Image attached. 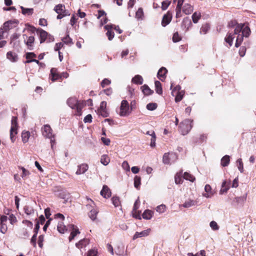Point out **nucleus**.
Wrapping results in <instances>:
<instances>
[{
	"mask_svg": "<svg viewBox=\"0 0 256 256\" xmlns=\"http://www.w3.org/2000/svg\"><path fill=\"white\" fill-rule=\"evenodd\" d=\"M236 34H235L234 32L233 34L232 32H228L226 36L225 37V38H224L225 42H227L228 44L230 45V46L232 45L233 40L234 39V36ZM236 34L238 35V36L236 38L235 46H236V47L238 48L242 42L243 40H244V36L240 33H238V34Z\"/></svg>",
	"mask_w": 256,
	"mask_h": 256,
	"instance_id": "f257e3e1",
	"label": "nucleus"
},
{
	"mask_svg": "<svg viewBox=\"0 0 256 256\" xmlns=\"http://www.w3.org/2000/svg\"><path fill=\"white\" fill-rule=\"evenodd\" d=\"M192 120L186 119L180 124V132L182 135L188 134L192 127Z\"/></svg>",
	"mask_w": 256,
	"mask_h": 256,
	"instance_id": "f03ea898",
	"label": "nucleus"
},
{
	"mask_svg": "<svg viewBox=\"0 0 256 256\" xmlns=\"http://www.w3.org/2000/svg\"><path fill=\"white\" fill-rule=\"evenodd\" d=\"M132 108L131 106V110L130 108L129 104L127 100H122L121 102L119 115L120 116H127L131 113Z\"/></svg>",
	"mask_w": 256,
	"mask_h": 256,
	"instance_id": "7ed1b4c3",
	"label": "nucleus"
},
{
	"mask_svg": "<svg viewBox=\"0 0 256 256\" xmlns=\"http://www.w3.org/2000/svg\"><path fill=\"white\" fill-rule=\"evenodd\" d=\"M241 32L245 37H248L250 34V28L248 26H245L244 24H238L234 29V34H238Z\"/></svg>",
	"mask_w": 256,
	"mask_h": 256,
	"instance_id": "20e7f679",
	"label": "nucleus"
},
{
	"mask_svg": "<svg viewBox=\"0 0 256 256\" xmlns=\"http://www.w3.org/2000/svg\"><path fill=\"white\" fill-rule=\"evenodd\" d=\"M37 32L39 35L40 42L41 44L44 42L46 40H47L48 42L54 40V37L50 35H48L46 31L40 28L37 30Z\"/></svg>",
	"mask_w": 256,
	"mask_h": 256,
	"instance_id": "39448f33",
	"label": "nucleus"
},
{
	"mask_svg": "<svg viewBox=\"0 0 256 256\" xmlns=\"http://www.w3.org/2000/svg\"><path fill=\"white\" fill-rule=\"evenodd\" d=\"M178 156L176 153H165L163 156L162 161L164 164H170L176 161Z\"/></svg>",
	"mask_w": 256,
	"mask_h": 256,
	"instance_id": "423d86ee",
	"label": "nucleus"
},
{
	"mask_svg": "<svg viewBox=\"0 0 256 256\" xmlns=\"http://www.w3.org/2000/svg\"><path fill=\"white\" fill-rule=\"evenodd\" d=\"M11 128L10 130V138L12 142H14V134H17V118L16 116H12L11 120Z\"/></svg>",
	"mask_w": 256,
	"mask_h": 256,
	"instance_id": "0eeeda50",
	"label": "nucleus"
},
{
	"mask_svg": "<svg viewBox=\"0 0 256 256\" xmlns=\"http://www.w3.org/2000/svg\"><path fill=\"white\" fill-rule=\"evenodd\" d=\"M68 228L72 230L68 238L70 242L72 241V240H73L78 234H80V232L78 229L76 228L74 224H69L68 226Z\"/></svg>",
	"mask_w": 256,
	"mask_h": 256,
	"instance_id": "6e6552de",
	"label": "nucleus"
},
{
	"mask_svg": "<svg viewBox=\"0 0 256 256\" xmlns=\"http://www.w3.org/2000/svg\"><path fill=\"white\" fill-rule=\"evenodd\" d=\"M18 24L17 20H8L4 23L3 28L5 31H8V30L16 28Z\"/></svg>",
	"mask_w": 256,
	"mask_h": 256,
	"instance_id": "1a4fd4ad",
	"label": "nucleus"
},
{
	"mask_svg": "<svg viewBox=\"0 0 256 256\" xmlns=\"http://www.w3.org/2000/svg\"><path fill=\"white\" fill-rule=\"evenodd\" d=\"M8 220V217L6 216H0V231L2 234H5L8 228L6 224V222Z\"/></svg>",
	"mask_w": 256,
	"mask_h": 256,
	"instance_id": "9d476101",
	"label": "nucleus"
},
{
	"mask_svg": "<svg viewBox=\"0 0 256 256\" xmlns=\"http://www.w3.org/2000/svg\"><path fill=\"white\" fill-rule=\"evenodd\" d=\"M42 135L46 138H52L54 134L52 133V129L50 126L46 124L44 125L42 128Z\"/></svg>",
	"mask_w": 256,
	"mask_h": 256,
	"instance_id": "9b49d317",
	"label": "nucleus"
},
{
	"mask_svg": "<svg viewBox=\"0 0 256 256\" xmlns=\"http://www.w3.org/2000/svg\"><path fill=\"white\" fill-rule=\"evenodd\" d=\"M172 18V13L170 11L168 12L166 14H165L162 18V25L163 26H166V25L169 24V23L171 22Z\"/></svg>",
	"mask_w": 256,
	"mask_h": 256,
	"instance_id": "f8f14e48",
	"label": "nucleus"
},
{
	"mask_svg": "<svg viewBox=\"0 0 256 256\" xmlns=\"http://www.w3.org/2000/svg\"><path fill=\"white\" fill-rule=\"evenodd\" d=\"M112 28L113 25L112 24H107L104 26V28L107 30L106 35L110 40H111L114 36V32L112 30Z\"/></svg>",
	"mask_w": 256,
	"mask_h": 256,
	"instance_id": "ddd939ff",
	"label": "nucleus"
},
{
	"mask_svg": "<svg viewBox=\"0 0 256 256\" xmlns=\"http://www.w3.org/2000/svg\"><path fill=\"white\" fill-rule=\"evenodd\" d=\"M50 78L52 82L60 78V74H58L57 68H53L50 70Z\"/></svg>",
	"mask_w": 256,
	"mask_h": 256,
	"instance_id": "4468645a",
	"label": "nucleus"
},
{
	"mask_svg": "<svg viewBox=\"0 0 256 256\" xmlns=\"http://www.w3.org/2000/svg\"><path fill=\"white\" fill-rule=\"evenodd\" d=\"M100 194L106 198H108L111 196V191L107 186L104 185L103 186L102 189L100 191Z\"/></svg>",
	"mask_w": 256,
	"mask_h": 256,
	"instance_id": "2eb2a0df",
	"label": "nucleus"
},
{
	"mask_svg": "<svg viewBox=\"0 0 256 256\" xmlns=\"http://www.w3.org/2000/svg\"><path fill=\"white\" fill-rule=\"evenodd\" d=\"M150 231V229L148 228L141 232H136L133 236V239L136 240L138 238L146 236L149 234Z\"/></svg>",
	"mask_w": 256,
	"mask_h": 256,
	"instance_id": "dca6fc26",
	"label": "nucleus"
},
{
	"mask_svg": "<svg viewBox=\"0 0 256 256\" xmlns=\"http://www.w3.org/2000/svg\"><path fill=\"white\" fill-rule=\"evenodd\" d=\"M88 166L87 164H82L78 166V170L76 172L77 175L84 174L88 170Z\"/></svg>",
	"mask_w": 256,
	"mask_h": 256,
	"instance_id": "f3484780",
	"label": "nucleus"
},
{
	"mask_svg": "<svg viewBox=\"0 0 256 256\" xmlns=\"http://www.w3.org/2000/svg\"><path fill=\"white\" fill-rule=\"evenodd\" d=\"M146 134L152 136L150 139V146L152 148H154L156 146V135L154 130L147 131L146 133Z\"/></svg>",
	"mask_w": 256,
	"mask_h": 256,
	"instance_id": "a211bd4d",
	"label": "nucleus"
},
{
	"mask_svg": "<svg viewBox=\"0 0 256 256\" xmlns=\"http://www.w3.org/2000/svg\"><path fill=\"white\" fill-rule=\"evenodd\" d=\"M167 70L164 68H161L158 71L157 76L160 80L163 81L166 78V74L167 73Z\"/></svg>",
	"mask_w": 256,
	"mask_h": 256,
	"instance_id": "6ab92c4d",
	"label": "nucleus"
},
{
	"mask_svg": "<svg viewBox=\"0 0 256 256\" xmlns=\"http://www.w3.org/2000/svg\"><path fill=\"white\" fill-rule=\"evenodd\" d=\"M80 103L75 98H70L67 100V104L72 109H75L76 105Z\"/></svg>",
	"mask_w": 256,
	"mask_h": 256,
	"instance_id": "aec40b11",
	"label": "nucleus"
},
{
	"mask_svg": "<svg viewBox=\"0 0 256 256\" xmlns=\"http://www.w3.org/2000/svg\"><path fill=\"white\" fill-rule=\"evenodd\" d=\"M205 194H203V196L206 198H210L213 194L212 191V188L210 185L206 184L204 186Z\"/></svg>",
	"mask_w": 256,
	"mask_h": 256,
	"instance_id": "412c9836",
	"label": "nucleus"
},
{
	"mask_svg": "<svg viewBox=\"0 0 256 256\" xmlns=\"http://www.w3.org/2000/svg\"><path fill=\"white\" fill-rule=\"evenodd\" d=\"M34 41V38L33 36H30L28 38V40L26 41L24 40V42L28 46V48L31 50H33V44Z\"/></svg>",
	"mask_w": 256,
	"mask_h": 256,
	"instance_id": "4be33fe9",
	"label": "nucleus"
},
{
	"mask_svg": "<svg viewBox=\"0 0 256 256\" xmlns=\"http://www.w3.org/2000/svg\"><path fill=\"white\" fill-rule=\"evenodd\" d=\"M193 6L188 4H186L182 8V11L186 14H190L193 12Z\"/></svg>",
	"mask_w": 256,
	"mask_h": 256,
	"instance_id": "5701e85b",
	"label": "nucleus"
},
{
	"mask_svg": "<svg viewBox=\"0 0 256 256\" xmlns=\"http://www.w3.org/2000/svg\"><path fill=\"white\" fill-rule=\"evenodd\" d=\"M6 58L10 60L12 62H16L18 60V57L17 54L14 53L12 52H8L6 54Z\"/></svg>",
	"mask_w": 256,
	"mask_h": 256,
	"instance_id": "b1692460",
	"label": "nucleus"
},
{
	"mask_svg": "<svg viewBox=\"0 0 256 256\" xmlns=\"http://www.w3.org/2000/svg\"><path fill=\"white\" fill-rule=\"evenodd\" d=\"M196 204V202L194 200L188 199L186 200L182 204V206L185 208H189Z\"/></svg>",
	"mask_w": 256,
	"mask_h": 256,
	"instance_id": "393cba45",
	"label": "nucleus"
},
{
	"mask_svg": "<svg viewBox=\"0 0 256 256\" xmlns=\"http://www.w3.org/2000/svg\"><path fill=\"white\" fill-rule=\"evenodd\" d=\"M22 9V13L24 15L30 16L34 12V9L32 8H25L22 6H20Z\"/></svg>",
	"mask_w": 256,
	"mask_h": 256,
	"instance_id": "a878e982",
	"label": "nucleus"
},
{
	"mask_svg": "<svg viewBox=\"0 0 256 256\" xmlns=\"http://www.w3.org/2000/svg\"><path fill=\"white\" fill-rule=\"evenodd\" d=\"M230 162V156L228 155H226L221 159V165L222 166H228Z\"/></svg>",
	"mask_w": 256,
	"mask_h": 256,
	"instance_id": "bb28decb",
	"label": "nucleus"
},
{
	"mask_svg": "<svg viewBox=\"0 0 256 256\" xmlns=\"http://www.w3.org/2000/svg\"><path fill=\"white\" fill-rule=\"evenodd\" d=\"M89 244V240L88 239H83L80 240L76 244V246L78 248H81L83 246H86Z\"/></svg>",
	"mask_w": 256,
	"mask_h": 256,
	"instance_id": "cd10ccee",
	"label": "nucleus"
},
{
	"mask_svg": "<svg viewBox=\"0 0 256 256\" xmlns=\"http://www.w3.org/2000/svg\"><path fill=\"white\" fill-rule=\"evenodd\" d=\"M58 230L61 234H64L67 230L66 226L64 224L62 221L59 222L57 226Z\"/></svg>",
	"mask_w": 256,
	"mask_h": 256,
	"instance_id": "c85d7f7f",
	"label": "nucleus"
},
{
	"mask_svg": "<svg viewBox=\"0 0 256 256\" xmlns=\"http://www.w3.org/2000/svg\"><path fill=\"white\" fill-rule=\"evenodd\" d=\"M210 29V26L208 24H204L200 30V34H206Z\"/></svg>",
	"mask_w": 256,
	"mask_h": 256,
	"instance_id": "c756f323",
	"label": "nucleus"
},
{
	"mask_svg": "<svg viewBox=\"0 0 256 256\" xmlns=\"http://www.w3.org/2000/svg\"><path fill=\"white\" fill-rule=\"evenodd\" d=\"M132 82L137 84H142L143 82V78L140 75H136L132 79Z\"/></svg>",
	"mask_w": 256,
	"mask_h": 256,
	"instance_id": "7c9ffc66",
	"label": "nucleus"
},
{
	"mask_svg": "<svg viewBox=\"0 0 256 256\" xmlns=\"http://www.w3.org/2000/svg\"><path fill=\"white\" fill-rule=\"evenodd\" d=\"M184 92L181 90L180 92H176V94H174L175 102H180L183 98L184 96Z\"/></svg>",
	"mask_w": 256,
	"mask_h": 256,
	"instance_id": "2f4dec72",
	"label": "nucleus"
},
{
	"mask_svg": "<svg viewBox=\"0 0 256 256\" xmlns=\"http://www.w3.org/2000/svg\"><path fill=\"white\" fill-rule=\"evenodd\" d=\"M110 162V159L106 154H104L101 156L100 162L104 166H107Z\"/></svg>",
	"mask_w": 256,
	"mask_h": 256,
	"instance_id": "473e14b6",
	"label": "nucleus"
},
{
	"mask_svg": "<svg viewBox=\"0 0 256 256\" xmlns=\"http://www.w3.org/2000/svg\"><path fill=\"white\" fill-rule=\"evenodd\" d=\"M65 9V6L62 4H58L56 5L54 8V10L57 13V14H62Z\"/></svg>",
	"mask_w": 256,
	"mask_h": 256,
	"instance_id": "72a5a7b5",
	"label": "nucleus"
},
{
	"mask_svg": "<svg viewBox=\"0 0 256 256\" xmlns=\"http://www.w3.org/2000/svg\"><path fill=\"white\" fill-rule=\"evenodd\" d=\"M142 218L146 220H150L152 216V212L148 210H146L142 214Z\"/></svg>",
	"mask_w": 256,
	"mask_h": 256,
	"instance_id": "f704fd0d",
	"label": "nucleus"
},
{
	"mask_svg": "<svg viewBox=\"0 0 256 256\" xmlns=\"http://www.w3.org/2000/svg\"><path fill=\"white\" fill-rule=\"evenodd\" d=\"M154 84L156 87L155 90L156 93H158L159 94H162V88L161 83L159 81L156 80Z\"/></svg>",
	"mask_w": 256,
	"mask_h": 256,
	"instance_id": "c9c22d12",
	"label": "nucleus"
},
{
	"mask_svg": "<svg viewBox=\"0 0 256 256\" xmlns=\"http://www.w3.org/2000/svg\"><path fill=\"white\" fill-rule=\"evenodd\" d=\"M182 174V170L176 174L174 177V181L176 184H180L182 182V180L181 177Z\"/></svg>",
	"mask_w": 256,
	"mask_h": 256,
	"instance_id": "e433bc0d",
	"label": "nucleus"
},
{
	"mask_svg": "<svg viewBox=\"0 0 256 256\" xmlns=\"http://www.w3.org/2000/svg\"><path fill=\"white\" fill-rule=\"evenodd\" d=\"M182 23L184 26V27L186 28V30H188V29L192 26V23L190 20L188 18L184 19Z\"/></svg>",
	"mask_w": 256,
	"mask_h": 256,
	"instance_id": "4c0bfd02",
	"label": "nucleus"
},
{
	"mask_svg": "<svg viewBox=\"0 0 256 256\" xmlns=\"http://www.w3.org/2000/svg\"><path fill=\"white\" fill-rule=\"evenodd\" d=\"M30 136V132H23L22 134V140L24 143L28 142Z\"/></svg>",
	"mask_w": 256,
	"mask_h": 256,
	"instance_id": "58836bf2",
	"label": "nucleus"
},
{
	"mask_svg": "<svg viewBox=\"0 0 256 256\" xmlns=\"http://www.w3.org/2000/svg\"><path fill=\"white\" fill-rule=\"evenodd\" d=\"M141 184V178L138 176H135L134 178V187L138 189H140V186Z\"/></svg>",
	"mask_w": 256,
	"mask_h": 256,
	"instance_id": "ea45409f",
	"label": "nucleus"
},
{
	"mask_svg": "<svg viewBox=\"0 0 256 256\" xmlns=\"http://www.w3.org/2000/svg\"><path fill=\"white\" fill-rule=\"evenodd\" d=\"M183 178L192 182H194L195 180V178L192 174L188 172H185L184 174Z\"/></svg>",
	"mask_w": 256,
	"mask_h": 256,
	"instance_id": "a19ab883",
	"label": "nucleus"
},
{
	"mask_svg": "<svg viewBox=\"0 0 256 256\" xmlns=\"http://www.w3.org/2000/svg\"><path fill=\"white\" fill-rule=\"evenodd\" d=\"M63 42L66 44L72 45L73 44L72 39L70 37L69 34H68L65 37L62 39Z\"/></svg>",
	"mask_w": 256,
	"mask_h": 256,
	"instance_id": "79ce46f5",
	"label": "nucleus"
},
{
	"mask_svg": "<svg viewBox=\"0 0 256 256\" xmlns=\"http://www.w3.org/2000/svg\"><path fill=\"white\" fill-rule=\"evenodd\" d=\"M201 14L200 12H195L192 15V22L196 24L198 22L199 19L200 18Z\"/></svg>",
	"mask_w": 256,
	"mask_h": 256,
	"instance_id": "37998d69",
	"label": "nucleus"
},
{
	"mask_svg": "<svg viewBox=\"0 0 256 256\" xmlns=\"http://www.w3.org/2000/svg\"><path fill=\"white\" fill-rule=\"evenodd\" d=\"M98 211L96 209H92L89 214L90 218L94 220L96 219Z\"/></svg>",
	"mask_w": 256,
	"mask_h": 256,
	"instance_id": "c03bdc74",
	"label": "nucleus"
},
{
	"mask_svg": "<svg viewBox=\"0 0 256 256\" xmlns=\"http://www.w3.org/2000/svg\"><path fill=\"white\" fill-rule=\"evenodd\" d=\"M156 210L160 214L164 213L166 210V206L164 204H160L156 207Z\"/></svg>",
	"mask_w": 256,
	"mask_h": 256,
	"instance_id": "a18cd8bd",
	"label": "nucleus"
},
{
	"mask_svg": "<svg viewBox=\"0 0 256 256\" xmlns=\"http://www.w3.org/2000/svg\"><path fill=\"white\" fill-rule=\"evenodd\" d=\"M238 168L240 172H244V166L242 158H238L236 160Z\"/></svg>",
	"mask_w": 256,
	"mask_h": 256,
	"instance_id": "49530a36",
	"label": "nucleus"
},
{
	"mask_svg": "<svg viewBox=\"0 0 256 256\" xmlns=\"http://www.w3.org/2000/svg\"><path fill=\"white\" fill-rule=\"evenodd\" d=\"M112 204L114 205L115 207L118 206L120 205V198L118 196H113L112 198Z\"/></svg>",
	"mask_w": 256,
	"mask_h": 256,
	"instance_id": "de8ad7c7",
	"label": "nucleus"
},
{
	"mask_svg": "<svg viewBox=\"0 0 256 256\" xmlns=\"http://www.w3.org/2000/svg\"><path fill=\"white\" fill-rule=\"evenodd\" d=\"M142 92L145 95H150L152 93V90L146 85L142 86Z\"/></svg>",
	"mask_w": 256,
	"mask_h": 256,
	"instance_id": "09e8293b",
	"label": "nucleus"
},
{
	"mask_svg": "<svg viewBox=\"0 0 256 256\" xmlns=\"http://www.w3.org/2000/svg\"><path fill=\"white\" fill-rule=\"evenodd\" d=\"M170 4V1L168 0H166L162 2L161 8L162 10H164L167 9L168 6Z\"/></svg>",
	"mask_w": 256,
	"mask_h": 256,
	"instance_id": "8fccbe9b",
	"label": "nucleus"
},
{
	"mask_svg": "<svg viewBox=\"0 0 256 256\" xmlns=\"http://www.w3.org/2000/svg\"><path fill=\"white\" fill-rule=\"evenodd\" d=\"M157 106L156 103H149L146 105V108L149 110H154L156 108Z\"/></svg>",
	"mask_w": 256,
	"mask_h": 256,
	"instance_id": "3c124183",
	"label": "nucleus"
},
{
	"mask_svg": "<svg viewBox=\"0 0 256 256\" xmlns=\"http://www.w3.org/2000/svg\"><path fill=\"white\" fill-rule=\"evenodd\" d=\"M83 104L80 103H78L76 106L75 109L76 110V114L77 116H80L82 114V108Z\"/></svg>",
	"mask_w": 256,
	"mask_h": 256,
	"instance_id": "603ef678",
	"label": "nucleus"
},
{
	"mask_svg": "<svg viewBox=\"0 0 256 256\" xmlns=\"http://www.w3.org/2000/svg\"><path fill=\"white\" fill-rule=\"evenodd\" d=\"M182 38L179 36L178 32H176L174 34L173 36H172V41L174 42H176L181 40Z\"/></svg>",
	"mask_w": 256,
	"mask_h": 256,
	"instance_id": "864d4df0",
	"label": "nucleus"
},
{
	"mask_svg": "<svg viewBox=\"0 0 256 256\" xmlns=\"http://www.w3.org/2000/svg\"><path fill=\"white\" fill-rule=\"evenodd\" d=\"M210 226L214 230H217L219 229V226L215 221H212L210 224Z\"/></svg>",
	"mask_w": 256,
	"mask_h": 256,
	"instance_id": "5fc2aeb1",
	"label": "nucleus"
},
{
	"mask_svg": "<svg viewBox=\"0 0 256 256\" xmlns=\"http://www.w3.org/2000/svg\"><path fill=\"white\" fill-rule=\"evenodd\" d=\"M144 13H143V10L142 8H139L138 10L136 12V17L138 19L141 18L142 16H143Z\"/></svg>",
	"mask_w": 256,
	"mask_h": 256,
	"instance_id": "6e6d98bb",
	"label": "nucleus"
},
{
	"mask_svg": "<svg viewBox=\"0 0 256 256\" xmlns=\"http://www.w3.org/2000/svg\"><path fill=\"white\" fill-rule=\"evenodd\" d=\"M226 180L224 181L222 183V188L220 190V194L226 192L228 190V187H226Z\"/></svg>",
	"mask_w": 256,
	"mask_h": 256,
	"instance_id": "4d7b16f0",
	"label": "nucleus"
},
{
	"mask_svg": "<svg viewBox=\"0 0 256 256\" xmlns=\"http://www.w3.org/2000/svg\"><path fill=\"white\" fill-rule=\"evenodd\" d=\"M21 169L22 171V178H26L27 176L30 174V172L24 167H21Z\"/></svg>",
	"mask_w": 256,
	"mask_h": 256,
	"instance_id": "13d9d810",
	"label": "nucleus"
},
{
	"mask_svg": "<svg viewBox=\"0 0 256 256\" xmlns=\"http://www.w3.org/2000/svg\"><path fill=\"white\" fill-rule=\"evenodd\" d=\"M110 82V80L108 78H104L101 82L100 85L102 88H104L106 86L109 85Z\"/></svg>",
	"mask_w": 256,
	"mask_h": 256,
	"instance_id": "bf43d9fd",
	"label": "nucleus"
},
{
	"mask_svg": "<svg viewBox=\"0 0 256 256\" xmlns=\"http://www.w3.org/2000/svg\"><path fill=\"white\" fill-rule=\"evenodd\" d=\"M25 213L28 215H30L34 213V210L32 208H29L28 206L24 208Z\"/></svg>",
	"mask_w": 256,
	"mask_h": 256,
	"instance_id": "052dcab7",
	"label": "nucleus"
},
{
	"mask_svg": "<svg viewBox=\"0 0 256 256\" xmlns=\"http://www.w3.org/2000/svg\"><path fill=\"white\" fill-rule=\"evenodd\" d=\"M92 116L91 114H88L87 116H86L84 119V122H85V123H86V122H92Z\"/></svg>",
	"mask_w": 256,
	"mask_h": 256,
	"instance_id": "680f3d73",
	"label": "nucleus"
},
{
	"mask_svg": "<svg viewBox=\"0 0 256 256\" xmlns=\"http://www.w3.org/2000/svg\"><path fill=\"white\" fill-rule=\"evenodd\" d=\"M36 54L34 52H27L26 54V58L28 60H32L33 58H36Z\"/></svg>",
	"mask_w": 256,
	"mask_h": 256,
	"instance_id": "e2e57ef3",
	"label": "nucleus"
},
{
	"mask_svg": "<svg viewBox=\"0 0 256 256\" xmlns=\"http://www.w3.org/2000/svg\"><path fill=\"white\" fill-rule=\"evenodd\" d=\"M63 46L64 44L62 42L56 43L54 48V50L60 52V50Z\"/></svg>",
	"mask_w": 256,
	"mask_h": 256,
	"instance_id": "0e129e2a",
	"label": "nucleus"
},
{
	"mask_svg": "<svg viewBox=\"0 0 256 256\" xmlns=\"http://www.w3.org/2000/svg\"><path fill=\"white\" fill-rule=\"evenodd\" d=\"M44 240V236L43 235H40L38 237V244L40 248H42V242Z\"/></svg>",
	"mask_w": 256,
	"mask_h": 256,
	"instance_id": "69168bd1",
	"label": "nucleus"
},
{
	"mask_svg": "<svg viewBox=\"0 0 256 256\" xmlns=\"http://www.w3.org/2000/svg\"><path fill=\"white\" fill-rule=\"evenodd\" d=\"M106 102H104V101L100 103V107L98 110V111H102V110H105L106 108Z\"/></svg>",
	"mask_w": 256,
	"mask_h": 256,
	"instance_id": "338daca9",
	"label": "nucleus"
},
{
	"mask_svg": "<svg viewBox=\"0 0 256 256\" xmlns=\"http://www.w3.org/2000/svg\"><path fill=\"white\" fill-rule=\"evenodd\" d=\"M97 252L95 250H91L88 252L87 256H96Z\"/></svg>",
	"mask_w": 256,
	"mask_h": 256,
	"instance_id": "774afa93",
	"label": "nucleus"
}]
</instances>
